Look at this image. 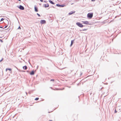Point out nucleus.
I'll use <instances>...</instances> for the list:
<instances>
[{
	"instance_id": "nucleus-1",
	"label": "nucleus",
	"mask_w": 121,
	"mask_h": 121,
	"mask_svg": "<svg viewBox=\"0 0 121 121\" xmlns=\"http://www.w3.org/2000/svg\"><path fill=\"white\" fill-rule=\"evenodd\" d=\"M93 15V13H89L87 15L88 17L89 18L91 19L92 18Z\"/></svg>"
},
{
	"instance_id": "nucleus-2",
	"label": "nucleus",
	"mask_w": 121,
	"mask_h": 121,
	"mask_svg": "<svg viewBox=\"0 0 121 121\" xmlns=\"http://www.w3.org/2000/svg\"><path fill=\"white\" fill-rule=\"evenodd\" d=\"M76 24L79 27H82L83 26V25L80 22L77 23Z\"/></svg>"
},
{
	"instance_id": "nucleus-3",
	"label": "nucleus",
	"mask_w": 121,
	"mask_h": 121,
	"mask_svg": "<svg viewBox=\"0 0 121 121\" xmlns=\"http://www.w3.org/2000/svg\"><path fill=\"white\" fill-rule=\"evenodd\" d=\"M82 22L83 24H90L89 22L88 21H82Z\"/></svg>"
},
{
	"instance_id": "nucleus-4",
	"label": "nucleus",
	"mask_w": 121,
	"mask_h": 121,
	"mask_svg": "<svg viewBox=\"0 0 121 121\" xmlns=\"http://www.w3.org/2000/svg\"><path fill=\"white\" fill-rule=\"evenodd\" d=\"M56 5L58 7H63L65 6V5L64 4H62V5H60L59 4H56Z\"/></svg>"
},
{
	"instance_id": "nucleus-5",
	"label": "nucleus",
	"mask_w": 121,
	"mask_h": 121,
	"mask_svg": "<svg viewBox=\"0 0 121 121\" xmlns=\"http://www.w3.org/2000/svg\"><path fill=\"white\" fill-rule=\"evenodd\" d=\"M40 22L41 24H44L46 23L45 21L44 20H41L40 21Z\"/></svg>"
},
{
	"instance_id": "nucleus-6",
	"label": "nucleus",
	"mask_w": 121,
	"mask_h": 121,
	"mask_svg": "<svg viewBox=\"0 0 121 121\" xmlns=\"http://www.w3.org/2000/svg\"><path fill=\"white\" fill-rule=\"evenodd\" d=\"M19 8L21 10H23L24 9V7L22 5H20L19 6Z\"/></svg>"
},
{
	"instance_id": "nucleus-7",
	"label": "nucleus",
	"mask_w": 121,
	"mask_h": 121,
	"mask_svg": "<svg viewBox=\"0 0 121 121\" xmlns=\"http://www.w3.org/2000/svg\"><path fill=\"white\" fill-rule=\"evenodd\" d=\"M49 1L50 3L52 4H55L51 0H49Z\"/></svg>"
},
{
	"instance_id": "nucleus-8",
	"label": "nucleus",
	"mask_w": 121,
	"mask_h": 121,
	"mask_svg": "<svg viewBox=\"0 0 121 121\" xmlns=\"http://www.w3.org/2000/svg\"><path fill=\"white\" fill-rule=\"evenodd\" d=\"M75 12V11H74V12L71 11V12H69V15H70L72 14H73V13H74Z\"/></svg>"
},
{
	"instance_id": "nucleus-9",
	"label": "nucleus",
	"mask_w": 121,
	"mask_h": 121,
	"mask_svg": "<svg viewBox=\"0 0 121 121\" xmlns=\"http://www.w3.org/2000/svg\"><path fill=\"white\" fill-rule=\"evenodd\" d=\"M8 70H9L10 71H12V69L11 68H7L6 69L5 71H7Z\"/></svg>"
},
{
	"instance_id": "nucleus-10",
	"label": "nucleus",
	"mask_w": 121,
	"mask_h": 121,
	"mask_svg": "<svg viewBox=\"0 0 121 121\" xmlns=\"http://www.w3.org/2000/svg\"><path fill=\"white\" fill-rule=\"evenodd\" d=\"M23 69H25V70H26L27 69V67L26 66H25L23 67Z\"/></svg>"
},
{
	"instance_id": "nucleus-11",
	"label": "nucleus",
	"mask_w": 121,
	"mask_h": 121,
	"mask_svg": "<svg viewBox=\"0 0 121 121\" xmlns=\"http://www.w3.org/2000/svg\"><path fill=\"white\" fill-rule=\"evenodd\" d=\"M35 11L36 12H37L38 11V10L37 9V7H35Z\"/></svg>"
},
{
	"instance_id": "nucleus-12",
	"label": "nucleus",
	"mask_w": 121,
	"mask_h": 121,
	"mask_svg": "<svg viewBox=\"0 0 121 121\" xmlns=\"http://www.w3.org/2000/svg\"><path fill=\"white\" fill-rule=\"evenodd\" d=\"M30 74L31 75H33L34 74V73L33 71H31V72L30 73Z\"/></svg>"
},
{
	"instance_id": "nucleus-13",
	"label": "nucleus",
	"mask_w": 121,
	"mask_h": 121,
	"mask_svg": "<svg viewBox=\"0 0 121 121\" xmlns=\"http://www.w3.org/2000/svg\"><path fill=\"white\" fill-rule=\"evenodd\" d=\"M49 5L48 4H45V7H47L49 6Z\"/></svg>"
},
{
	"instance_id": "nucleus-14",
	"label": "nucleus",
	"mask_w": 121,
	"mask_h": 121,
	"mask_svg": "<svg viewBox=\"0 0 121 121\" xmlns=\"http://www.w3.org/2000/svg\"><path fill=\"white\" fill-rule=\"evenodd\" d=\"M73 40H72L71 41V46L73 44Z\"/></svg>"
},
{
	"instance_id": "nucleus-15",
	"label": "nucleus",
	"mask_w": 121,
	"mask_h": 121,
	"mask_svg": "<svg viewBox=\"0 0 121 121\" xmlns=\"http://www.w3.org/2000/svg\"><path fill=\"white\" fill-rule=\"evenodd\" d=\"M39 99V98H36L35 99V100H38Z\"/></svg>"
},
{
	"instance_id": "nucleus-16",
	"label": "nucleus",
	"mask_w": 121,
	"mask_h": 121,
	"mask_svg": "<svg viewBox=\"0 0 121 121\" xmlns=\"http://www.w3.org/2000/svg\"><path fill=\"white\" fill-rule=\"evenodd\" d=\"M4 20V19L3 18H2L1 19V20H0V21H3V20Z\"/></svg>"
},
{
	"instance_id": "nucleus-17",
	"label": "nucleus",
	"mask_w": 121,
	"mask_h": 121,
	"mask_svg": "<svg viewBox=\"0 0 121 121\" xmlns=\"http://www.w3.org/2000/svg\"><path fill=\"white\" fill-rule=\"evenodd\" d=\"M117 111H116V109H115V113H116L117 112Z\"/></svg>"
},
{
	"instance_id": "nucleus-18",
	"label": "nucleus",
	"mask_w": 121,
	"mask_h": 121,
	"mask_svg": "<svg viewBox=\"0 0 121 121\" xmlns=\"http://www.w3.org/2000/svg\"><path fill=\"white\" fill-rule=\"evenodd\" d=\"M37 14L38 15V16H39V17H40V15L38 13H37Z\"/></svg>"
},
{
	"instance_id": "nucleus-19",
	"label": "nucleus",
	"mask_w": 121,
	"mask_h": 121,
	"mask_svg": "<svg viewBox=\"0 0 121 121\" xmlns=\"http://www.w3.org/2000/svg\"><path fill=\"white\" fill-rule=\"evenodd\" d=\"M3 58H2V59L0 60V62H1V61H2L3 60Z\"/></svg>"
},
{
	"instance_id": "nucleus-20",
	"label": "nucleus",
	"mask_w": 121,
	"mask_h": 121,
	"mask_svg": "<svg viewBox=\"0 0 121 121\" xmlns=\"http://www.w3.org/2000/svg\"><path fill=\"white\" fill-rule=\"evenodd\" d=\"M87 30V29H85L83 30V31L86 30Z\"/></svg>"
},
{
	"instance_id": "nucleus-21",
	"label": "nucleus",
	"mask_w": 121,
	"mask_h": 121,
	"mask_svg": "<svg viewBox=\"0 0 121 121\" xmlns=\"http://www.w3.org/2000/svg\"><path fill=\"white\" fill-rule=\"evenodd\" d=\"M0 41L1 42H3V41H2V40L1 39H0Z\"/></svg>"
},
{
	"instance_id": "nucleus-22",
	"label": "nucleus",
	"mask_w": 121,
	"mask_h": 121,
	"mask_svg": "<svg viewBox=\"0 0 121 121\" xmlns=\"http://www.w3.org/2000/svg\"><path fill=\"white\" fill-rule=\"evenodd\" d=\"M40 1L42 2H43V0H40Z\"/></svg>"
},
{
	"instance_id": "nucleus-23",
	"label": "nucleus",
	"mask_w": 121,
	"mask_h": 121,
	"mask_svg": "<svg viewBox=\"0 0 121 121\" xmlns=\"http://www.w3.org/2000/svg\"><path fill=\"white\" fill-rule=\"evenodd\" d=\"M7 26H5L4 27V28H6L7 27Z\"/></svg>"
},
{
	"instance_id": "nucleus-24",
	"label": "nucleus",
	"mask_w": 121,
	"mask_h": 121,
	"mask_svg": "<svg viewBox=\"0 0 121 121\" xmlns=\"http://www.w3.org/2000/svg\"><path fill=\"white\" fill-rule=\"evenodd\" d=\"M91 0L92 1H95V0Z\"/></svg>"
},
{
	"instance_id": "nucleus-25",
	"label": "nucleus",
	"mask_w": 121,
	"mask_h": 121,
	"mask_svg": "<svg viewBox=\"0 0 121 121\" xmlns=\"http://www.w3.org/2000/svg\"><path fill=\"white\" fill-rule=\"evenodd\" d=\"M0 28H3L2 27L0 26Z\"/></svg>"
},
{
	"instance_id": "nucleus-26",
	"label": "nucleus",
	"mask_w": 121,
	"mask_h": 121,
	"mask_svg": "<svg viewBox=\"0 0 121 121\" xmlns=\"http://www.w3.org/2000/svg\"><path fill=\"white\" fill-rule=\"evenodd\" d=\"M18 29H21V28H20V26L18 28Z\"/></svg>"
},
{
	"instance_id": "nucleus-27",
	"label": "nucleus",
	"mask_w": 121,
	"mask_h": 121,
	"mask_svg": "<svg viewBox=\"0 0 121 121\" xmlns=\"http://www.w3.org/2000/svg\"><path fill=\"white\" fill-rule=\"evenodd\" d=\"M49 121H52V120H49Z\"/></svg>"
},
{
	"instance_id": "nucleus-28",
	"label": "nucleus",
	"mask_w": 121,
	"mask_h": 121,
	"mask_svg": "<svg viewBox=\"0 0 121 121\" xmlns=\"http://www.w3.org/2000/svg\"><path fill=\"white\" fill-rule=\"evenodd\" d=\"M52 81L54 80H52H52H51V81H52Z\"/></svg>"
}]
</instances>
